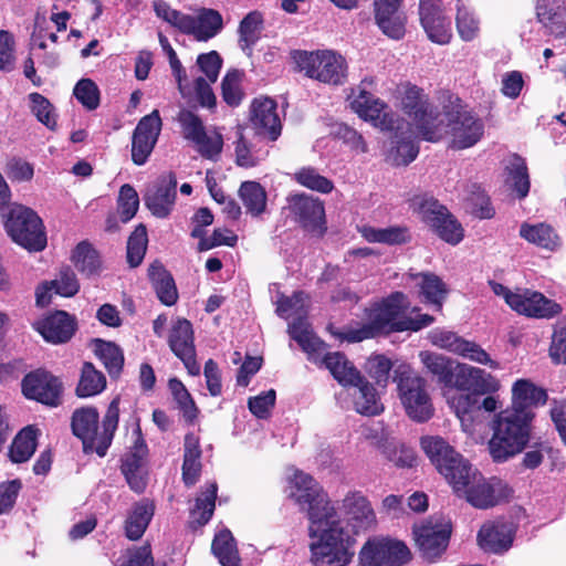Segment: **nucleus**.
<instances>
[{
  "label": "nucleus",
  "instance_id": "4c0bfd02",
  "mask_svg": "<svg viewBox=\"0 0 566 566\" xmlns=\"http://www.w3.org/2000/svg\"><path fill=\"white\" fill-rule=\"evenodd\" d=\"M354 391L352 392L355 410L365 416L379 415L384 406L380 402L376 389L364 377L360 382H355L350 386Z\"/></svg>",
  "mask_w": 566,
  "mask_h": 566
},
{
  "label": "nucleus",
  "instance_id": "774afa93",
  "mask_svg": "<svg viewBox=\"0 0 566 566\" xmlns=\"http://www.w3.org/2000/svg\"><path fill=\"white\" fill-rule=\"evenodd\" d=\"M241 73L237 70L230 71L222 80V97L223 101L230 106H238L243 97L240 87Z\"/></svg>",
  "mask_w": 566,
  "mask_h": 566
},
{
  "label": "nucleus",
  "instance_id": "ddd939ff",
  "mask_svg": "<svg viewBox=\"0 0 566 566\" xmlns=\"http://www.w3.org/2000/svg\"><path fill=\"white\" fill-rule=\"evenodd\" d=\"M294 220L306 231L322 235L326 231L325 208L321 199L296 193L287 198Z\"/></svg>",
  "mask_w": 566,
  "mask_h": 566
},
{
  "label": "nucleus",
  "instance_id": "09e8293b",
  "mask_svg": "<svg viewBox=\"0 0 566 566\" xmlns=\"http://www.w3.org/2000/svg\"><path fill=\"white\" fill-rule=\"evenodd\" d=\"M72 260L76 269L86 276L98 275L101 272L102 263L99 255L97 251L85 241L76 245Z\"/></svg>",
  "mask_w": 566,
  "mask_h": 566
},
{
  "label": "nucleus",
  "instance_id": "cd10ccee",
  "mask_svg": "<svg viewBox=\"0 0 566 566\" xmlns=\"http://www.w3.org/2000/svg\"><path fill=\"white\" fill-rule=\"evenodd\" d=\"M392 130L395 134L386 160L394 166H406L413 161L419 153V147L415 143V133L410 124H403L400 120Z\"/></svg>",
  "mask_w": 566,
  "mask_h": 566
},
{
  "label": "nucleus",
  "instance_id": "4468645a",
  "mask_svg": "<svg viewBox=\"0 0 566 566\" xmlns=\"http://www.w3.org/2000/svg\"><path fill=\"white\" fill-rule=\"evenodd\" d=\"M22 392L29 398L45 406L57 407L63 392L62 381L44 369H38L24 376Z\"/></svg>",
  "mask_w": 566,
  "mask_h": 566
},
{
  "label": "nucleus",
  "instance_id": "de8ad7c7",
  "mask_svg": "<svg viewBox=\"0 0 566 566\" xmlns=\"http://www.w3.org/2000/svg\"><path fill=\"white\" fill-rule=\"evenodd\" d=\"M239 196L249 213L254 217L262 214L266 208V192L256 181H244L239 189Z\"/></svg>",
  "mask_w": 566,
  "mask_h": 566
},
{
  "label": "nucleus",
  "instance_id": "39448f33",
  "mask_svg": "<svg viewBox=\"0 0 566 566\" xmlns=\"http://www.w3.org/2000/svg\"><path fill=\"white\" fill-rule=\"evenodd\" d=\"M307 300V295L302 291L294 292L292 296H281L277 300L276 313L284 318L296 316V319L289 325V334L310 357H313L325 349V344L313 334L304 318Z\"/></svg>",
  "mask_w": 566,
  "mask_h": 566
},
{
  "label": "nucleus",
  "instance_id": "393cba45",
  "mask_svg": "<svg viewBox=\"0 0 566 566\" xmlns=\"http://www.w3.org/2000/svg\"><path fill=\"white\" fill-rule=\"evenodd\" d=\"M403 0H375L374 14L379 29L387 36L399 40L406 32V15L401 11Z\"/></svg>",
  "mask_w": 566,
  "mask_h": 566
},
{
  "label": "nucleus",
  "instance_id": "f03ea898",
  "mask_svg": "<svg viewBox=\"0 0 566 566\" xmlns=\"http://www.w3.org/2000/svg\"><path fill=\"white\" fill-rule=\"evenodd\" d=\"M405 298L400 292L392 293L370 308L368 323L359 327L349 326L344 331L333 332V334L342 340L357 343L392 332H417L433 323L434 318L429 314H419L416 317L403 316Z\"/></svg>",
  "mask_w": 566,
  "mask_h": 566
},
{
  "label": "nucleus",
  "instance_id": "c756f323",
  "mask_svg": "<svg viewBox=\"0 0 566 566\" xmlns=\"http://www.w3.org/2000/svg\"><path fill=\"white\" fill-rule=\"evenodd\" d=\"M535 12L546 33L566 38V0H536Z\"/></svg>",
  "mask_w": 566,
  "mask_h": 566
},
{
  "label": "nucleus",
  "instance_id": "49530a36",
  "mask_svg": "<svg viewBox=\"0 0 566 566\" xmlns=\"http://www.w3.org/2000/svg\"><path fill=\"white\" fill-rule=\"evenodd\" d=\"M211 549L222 566H241L237 545L230 531L224 530L218 533L212 541Z\"/></svg>",
  "mask_w": 566,
  "mask_h": 566
},
{
  "label": "nucleus",
  "instance_id": "20e7f679",
  "mask_svg": "<svg viewBox=\"0 0 566 566\" xmlns=\"http://www.w3.org/2000/svg\"><path fill=\"white\" fill-rule=\"evenodd\" d=\"M533 418V413L509 409L495 417L488 443L494 462H505L524 450L530 441Z\"/></svg>",
  "mask_w": 566,
  "mask_h": 566
},
{
  "label": "nucleus",
  "instance_id": "0eeeda50",
  "mask_svg": "<svg viewBox=\"0 0 566 566\" xmlns=\"http://www.w3.org/2000/svg\"><path fill=\"white\" fill-rule=\"evenodd\" d=\"M432 126L443 129L444 135L450 136V147L465 149L474 146L483 136L484 125L480 118L471 112L458 109L446 114H438Z\"/></svg>",
  "mask_w": 566,
  "mask_h": 566
},
{
  "label": "nucleus",
  "instance_id": "f8f14e48",
  "mask_svg": "<svg viewBox=\"0 0 566 566\" xmlns=\"http://www.w3.org/2000/svg\"><path fill=\"white\" fill-rule=\"evenodd\" d=\"M411 557L405 543L390 538L367 541L359 552L360 566H402Z\"/></svg>",
  "mask_w": 566,
  "mask_h": 566
},
{
  "label": "nucleus",
  "instance_id": "c03bdc74",
  "mask_svg": "<svg viewBox=\"0 0 566 566\" xmlns=\"http://www.w3.org/2000/svg\"><path fill=\"white\" fill-rule=\"evenodd\" d=\"M412 209L420 216L423 222L432 228L449 212L437 199L428 195H417L410 200Z\"/></svg>",
  "mask_w": 566,
  "mask_h": 566
},
{
  "label": "nucleus",
  "instance_id": "37998d69",
  "mask_svg": "<svg viewBox=\"0 0 566 566\" xmlns=\"http://www.w3.org/2000/svg\"><path fill=\"white\" fill-rule=\"evenodd\" d=\"M148 275L160 302L167 306L174 305L178 292L171 274L158 262L150 265Z\"/></svg>",
  "mask_w": 566,
  "mask_h": 566
},
{
  "label": "nucleus",
  "instance_id": "b1692460",
  "mask_svg": "<svg viewBox=\"0 0 566 566\" xmlns=\"http://www.w3.org/2000/svg\"><path fill=\"white\" fill-rule=\"evenodd\" d=\"M342 509L347 524L355 533L368 531L377 523L369 500L360 491L348 492L342 501Z\"/></svg>",
  "mask_w": 566,
  "mask_h": 566
},
{
  "label": "nucleus",
  "instance_id": "0e129e2a",
  "mask_svg": "<svg viewBox=\"0 0 566 566\" xmlns=\"http://www.w3.org/2000/svg\"><path fill=\"white\" fill-rule=\"evenodd\" d=\"M29 99L31 102V112L38 120L48 128L54 129L56 126V118L53 105L50 101L40 93H31L29 95Z\"/></svg>",
  "mask_w": 566,
  "mask_h": 566
},
{
  "label": "nucleus",
  "instance_id": "6ab92c4d",
  "mask_svg": "<svg viewBox=\"0 0 566 566\" xmlns=\"http://www.w3.org/2000/svg\"><path fill=\"white\" fill-rule=\"evenodd\" d=\"M159 112L154 109L138 122L132 137V159L134 164L144 165L150 156L161 132Z\"/></svg>",
  "mask_w": 566,
  "mask_h": 566
},
{
  "label": "nucleus",
  "instance_id": "c85d7f7f",
  "mask_svg": "<svg viewBox=\"0 0 566 566\" xmlns=\"http://www.w3.org/2000/svg\"><path fill=\"white\" fill-rule=\"evenodd\" d=\"M34 328L43 338L52 344L69 342L75 333L76 322L64 311H56L53 314L33 324Z\"/></svg>",
  "mask_w": 566,
  "mask_h": 566
},
{
  "label": "nucleus",
  "instance_id": "a878e982",
  "mask_svg": "<svg viewBox=\"0 0 566 566\" xmlns=\"http://www.w3.org/2000/svg\"><path fill=\"white\" fill-rule=\"evenodd\" d=\"M514 536L515 532L511 523L494 521L481 526L476 539L484 552L503 554L512 547Z\"/></svg>",
  "mask_w": 566,
  "mask_h": 566
},
{
  "label": "nucleus",
  "instance_id": "58836bf2",
  "mask_svg": "<svg viewBox=\"0 0 566 566\" xmlns=\"http://www.w3.org/2000/svg\"><path fill=\"white\" fill-rule=\"evenodd\" d=\"M154 504L144 499L129 511L125 521V535L130 541L139 539L154 516Z\"/></svg>",
  "mask_w": 566,
  "mask_h": 566
},
{
  "label": "nucleus",
  "instance_id": "7ed1b4c3",
  "mask_svg": "<svg viewBox=\"0 0 566 566\" xmlns=\"http://www.w3.org/2000/svg\"><path fill=\"white\" fill-rule=\"evenodd\" d=\"M99 415L94 407H83L74 410L71 428L75 437L82 440L85 453L96 452L105 457L113 441L119 421V398H114L98 427Z\"/></svg>",
  "mask_w": 566,
  "mask_h": 566
},
{
  "label": "nucleus",
  "instance_id": "603ef678",
  "mask_svg": "<svg viewBox=\"0 0 566 566\" xmlns=\"http://www.w3.org/2000/svg\"><path fill=\"white\" fill-rule=\"evenodd\" d=\"M217 490V484L210 483L196 499V505L190 512L191 524L202 526L209 522L216 507Z\"/></svg>",
  "mask_w": 566,
  "mask_h": 566
},
{
  "label": "nucleus",
  "instance_id": "2eb2a0df",
  "mask_svg": "<svg viewBox=\"0 0 566 566\" xmlns=\"http://www.w3.org/2000/svg\"><path fill=\"white\" fill-rule=\"evenodd\" d=\"M419 20L427 38L436 44H449L452 39L450 19L441 0H419Z\"/></svg>",
  "mask_w": 566,
  "mask_h": 566
},
{
  "label": "nucleus",
  "instance_id": "a19ab883",
  "mask_svg": "<svg viewBox=\"0 0 566 566\" xmlns=\"http://www.w3.org/2000/svg\"><path fill=\"white\" fill-rule=\"evenodd\" d=\"M520 235L528 243L548 251H554L560 245L558 234L552 226L545 222L535 224L523 222L520 227Z\"/></svg>",
  "mask_w": 566,
  "mask_h": 566
},
{
  "label": "nucleus",
  "instance_id": "423d86ee",
  "mask_svg": "<svg viewBox=\"0 0 566 566\" xmlns=\"http://www.w3.org/2000/svg\"><path fill=\"white\" fill-rule=\"evenodd\" d=\"M4 227L11 239L30 251H41L46 245L42 220L30 208L14 205L7 213Z\"/></svg>",
  "mask_w": 566,
  "mask_h": 566
},
{
  "label": "nucleus",
  "instance_id": "6e6d98bb",
  "mask_svg": "<svg viewBox=\"0 0 566 566\" xmlns=\"http://www.w3.org/2000/svg\"><path fill=\"white\" fill-rule=\"evenodd\" d=\"M106 386L104 375L96 370L92 363H85L82 368L80 382L76 387L78 397H91L99 394Z\"/></svg>",
  "mask_w": 566,
  "mask_h": 566
},
{
  "label": "nucleus",
  "instance_id": "bf43d9fd",
  "mask_svg": "<svg viewBox=\"0 0 566 566\" xmlns=\"http://www.w3.org/2000/svg\"><path fill=\"white\" fill-rule=\"evenodd\" d=\"M446 467L449 472H439L442 474L446 480L452 485L455 493H460V490L463 489L468 484V479L472 476L471 474L476 470L474 469L470 462L460 454V461L457 462H446Z\"/></svg>",
  "mask_w": 566,
  "mask_h": 566
},
{
  "label": "nucleus",
  "instance_id": "69168bd1",
  "mask_svg": "<svg viewBox=\"0 0 566 566\" xmlns=\"http://www.w3.org/2000/svg\"><path fill=\"white\" fill-rule=\"evenodd\" d=\"M431 229L440 239L453 245L458 244L463 239V229L450 212Z\"/></svg>",
  "mask_w": 566,
  "mask_h": 566
},
{
  "label": "nucleus",
  "instance_id": "864d4df0",
  "mask_svg": "<svg viewBox=\"0 0 566 566\" xmlns=\"http://www.w3.org/2000/svg\"><path fill=\"white\" fill-rule=\"evenodd\" d=\"M358 231L368 242L400 244L409 240L407 230L400 227L377 229L370 226H361Z\"/></svg>",
  "mask_w": 566,
  "mask_h": 566
},
{
  "label": "nucleus",
  "instance_id": "a211bd4d",
  "mask_svg": "<svg viewBox=\"0 0 566 566\" xmlns=\"http://www.w3.org/2000/svg\"><path fill=\"white\" fill-rule=\"evenodd\" d=\"M159 112L154 109L138 122L132 137V159L134 164L144 165L150 156L161 132Z\"/></svg>",
  "mask_w": 566,
  "mask_h": 566
},
{
  "label": "nucleus",
  "instance_id": "dca6fc26",
  "mask_svg": "<svg viewBox=\"0 0 566 566\" xmlns=\"http://www.w3.org/2000/svg\"><path fill=\"white\" fill-rule=\"evenodd\" d=\"M429 339L432 345L441 349L479 364L489 365L491 368L497 367V364L490 358L481 346L462 338L454 332L436 328L429 333Z\"/></svg>",
  "mask_w": 566,
  "mask_h": 566
},
{
  "label": "nucleus",
  "instance_id": "4d7b16f0",
  "mask_svg": "<svg viewBox=\"0 0 566 566\" xmlns=\"http://www.w3.org/2000/svg\"><path fill=\"white\" fill-rule=\"evenodd\" d=\"M262 18L258 12H250L239 27V44L243 52L251 55L252 46L259 40Z\"/></svg>",
  "mask_w": 566,
  "mask_h": 566
},
{
  "label": "nucleus",
  "instance_id": "e433bc0d",
  "mask_svg": "<svg viewBox=\"0 0 566 566\" xmlns=\"http://www.w3.org/2000/svg\"><path fill=\"white\" fill-rule=\"evenodd\" d=\"M547 400V394L542 388L526 379L517 380L512 388V407L509 410L533 413L532 406L543 405Z\"/></svg>",
  "mask_w": 566,
  "mask_h": 566
},
{
  "label": "nucleus",
  "instance_id": "052dcab7",
  "mask_svg": "<svg viewBox=\"0 0 566 566\" xmlns=\"http://www.w3.org/2000/svg\"><path fill=\"white\" fill-rule=\"evenodd\" d=\"M509 181L520 198L527 196L530 191V178L527 167L523 158L514 155L507 166Z\"/></svg>",
  "mask_w": 566,
  "mask_h": 566
},
{
  "label": "nucleus",
  "instance_id": "4be33fe9",
  "mask_svg": "<svg viewBox=\"0 0 566 566\" xmlns=\"http://www.w3.org/2000/svg\"><path fill=\"white\" fill-rule=\"evenodd\" d=\"M353 111L363 119L370 122L381 130H392L399 122L388 112V106L379 98L374 97L365 90L353 96L350 101Z\"/></svg>",
  "mask_w": 566,
  "mask_h": 566
},
{
  "label": "nucleus",
  "instance_id": "6e6552de",
  "mask_svg": "<svg viewBox=\"0 0 566 566\" xmlns=\"http://www.w3.org/2000/svg\"><path fill=\"white\" fill-rule=\"evenodd\" d=\"M294 60L307 76L323 83L337 85L346 76L344 57L333 51H298L295 52Z\"/></svg>",
  "mask_w": 566,
  "mask_h": 566
},
{
  "label": "nucleus",
  "instance_id": "aec40b11",
  "mask_svg": "<svg viewBox=\"0 0 566 566\" xmlns=\"http://www.w3.org/2000/svg\"><path fill=\"white\" fill-rule=\"evenodd\" d=\"M168 344L171 352L184 363L188 373L199 375L200 366L196 360L193 331L191 323L186 318H178L171 326Z\"/></svg>",
  "mask_w": 566,
  "mask_h": 566
},
{
  "label": "nucleus",
  "instance_id": "8fccbe9b",
  "mask_svg": "<svg viewBox=\"0 0 566 566\" xmlns=\"http://www.w3.org/2000/svg\"><path fill=\"white\" fill-rule=\"evenodd\" d=\"M419 356L428 371L437 377L440 384L448 387L457 361L430 352H421Z\"/></svg>",
  "mask_w": 566,
  "mask_h": 566
},
{
  "label": "nucleus",
  "instance_id": "ea45409f",
  "mask_svg": "<svg viewBox=\"0 0 566 566\" xmlns=\"http://www.w3.org/2000/svg\"><path fill=\"white\" fill-rule=\"evenodd\" d=\"M411 276L413 280L418 281L417 285L420 289L424 302L433 305L437 311H441L449 292L447 284L441 277L431 272H421L412 274Z\"/></svg>",
  "mask_w": 566,
  "mask_h": 566
},
{
  "label": "nucleus",
  "instance_id": "13d9d810",
  "mask_svg": "<svg viewBox=\"0 0 566 566\" xmlns=\"http://www.w3.org/2000/svg\"><path fill=\"white\" fill-rule=\"evenodd\" d=\"M455 25L459 36L465 42L473 41L479 35L480 21L460 1L457 4Z\"/></svg>",
  "mask_w": 566,
  "mask_h": 566
},
{
  "label": "nucleus",
  "instance_id": "3c124183",
  "mask_svg": "<svg viewBox=\"0 0 566 566\" xmlns=\"http://www.w3.org/2000/svg\"><path fill=\"white\" fill-rule=\"evenodd\" d=\"M94 352L111 377H117L120 374L124 365V355L115 343L96 339Z\"/></svg>",
  "mask_w": 566,
  "mask_h": 566
},
{
  "label": "nucleus",
  "instance_id": "9b49d317",
  "mask_svg": "<svg viewBox=\"0 0 566 566\" xmlns=\"http://www.w3.org/2000/svg\"><path fill=\"white\" fill-rule=\"evenodd\" d=\"M176 120L180 125L182 137L191 142L202 157L212 159L221 153L223 145L221 134H208L197 114L182 108L177 114Z\"/></svg>",
  "mask_w": 566,
  "mask_h": 566
},
{
  "label": "nucleus",
  "instance_id": "f704fd0d",
  "mask_svg": "<svg viewBox=\"0 0 566 566\" xmlns=\"http://www.w3.org/2000/svg\"><path fill=\"white\" fill-rule=\"evenodd\" d=\"M420 446L438 472H449L446 467L447 461L448 463L460 461V453L441 437H422Z\"/></svg>",
  "mask_w": 566,
  "mask_h": 566
},
{
  "label": "nucleus",
  "instance_id": "680f3d73",
  "mask_svg": "<svg viewBox=\"0 0 566 566\" xmlns=\"http://www.w3.org/2000/svg\"><path fill=\"white\" fill-rule=\"evenodd\" d=\"M294 179L301 186L322 193H328L333 190L332 180L322 176L313 167H303L294 172Z\"/></svg>",
  "mask_w": 566,
  "mask_h": 566
},
{
  "label": "nucleus",
  "instance_id": "5fc2aeb1",
  "mask_svg": "<svg viewBox=\"0 0 566 566\" xmlns=\"http://www.w3.org/2000/svg\"><path fill=\"white\" fill-rule=\"evenodd\" d=\"M36 448V431L31 428H24L14 438L10 448V459L14 463L28 461L34 453Z\"/></svg>",
  "mask_w": 566,
  "mask_h": 566
},
{
  "label": "nucleus",
  "instance_id": "a18cd8bd",
  "mask_svg": "<svg viewBox=\"0 0 566 566\" xmlns=\"http://www.w3.org/2000/svg\"><path fill=\"white\" fill-rule=\"evenodd\" d=\"M200 455L201 450L199 448L198 439L191 434L186 436L182 479L187 485H193L200 474Z\"/></svg>",
  "mask_w": 566,
  "mask_h": 566
},
{
  "label": "nucleus",
  "instance_id": "2f4dec72",
  "mask_svg": "<svg viewBox=\"0 0 566 566\" xmlns=\"http://www.w3.org/2000/svg\"><path fill=\"white\" fill-rule=\"evenodd\" d=\"M221 14L212 9H203L198 15L186 14L179 31L193 35L198 41H208L222 29Z\"/></svg>",
  "mask_w": 566,
  "mask_h": 566
},
{
  "label": "nucleus",
  "instance_id": "f257e3e1",
  "mask_svg": "<svg viewBox=\"0 0 566 566\" xmlns=\"http://www.w3.org/2000/svg\"><path fill=\"white\" fill-rule=\"evenodd\" d=\"M290 496L307 513L311 562L314 566H347L354 557V541L319 484L304 472L291 481Z\"/></svg>",
  "mask_w": 566,
  "mask_h": 566
},
{
  "label": "nucleus",
  "instance_id": "c9c22d12",
  "mask_svg": "<svg viewBox=\"0 0 566 566\" xmlns=\"http://www.w3.org/2000/svg\"><path fill=\"white\" fill-rule=\"evenodd\" d=\"M515 311L526 316L549 318L560 313L559 304L546 298L542 293L525 291L521 293Z\"/></svg>",
  "mask_w": 566,
  "mask_h": 566
},
{
  "label": "nucleus",
  "instance_id": "9d476101",
  "mask_svg": "<svg viewBox=\"0 0 566 566\" xmlns=\"http://www.w3.org/2000/svg\"><path fill=\"white\" fill-rule=\"evenodd\" d=\"M398 391L406 412L411 419L423 422L431 418L433 408L423 378L410 370L401 371Z\"/></svg>",
  "mask_w": 566,
  "mask_h": 566
},
{
  "label": "nucleus",
  "instance_id": "79ce46f5",
  "mask_svg": "<svg viewBox=\"0 0 566 566\" xmlns=\"http://www.w3.org/2000/svg\"><path fill=\"white\" fill-rule=\"evenodd\" d=\"M323 364L340 385L346 387L360 382L363 376L344 354L327 353L323 357Z\"/></svg>",
  "mask_w": 566,
  "mask_h": 566
},
{
  "label": "nucleus",
  "instance_id": "7c9ffc66",
  "mask_svg": "<svg viewBox=\"0 0 566 566\" xmlns=\"http://www.w3.org/2000/svg\"><path fill=\"white\" fill-rule=\"evenodd\" d=\"M448 387L486 392L495 390L496 384L494 378L484 370L457 361Z\"/></svg>",
  "mask_w": 566,
  "mask_h": 566
},
{
  "label": "nucleus",
  "instance_id": "338daca9",
  "mask_svg": "<svg viewBox=\"0 0 566 566\" xmlns=\"http://www.w3.org/2000/svg\"><path fill=\"white\" fill-rule=\"evenodd\" d=\"M139 207V198L136 190L130 185L120 187L118 196V210L120 220L128 222L137 212Z\"/></svg>",
  "mask_w": 566,
  "mask_h": 566
},
{
  "label": "nucleus",
  "instance_id": "5701e85b",
  "mask_svg": "<svg viewBox=\"0 0 566 566\" xmlns=\"http://www.w3.org/2000/svg\"><path fill=\"white\" fill-rule=\"evenodd\" d=\"M177 179L172 172L161 175L149 185L144 195L145 206L157 218H166L171 212L176 199Z\"/></svg>",
  "mask_w": 566,
  "mask_h": 566
},
{
  "label": "nucleus",
  "instance_id": "1a4fd4ad",
  "mask_svg": "<svg viewBox=\"0 0 566 566\" xmlns=\"http://www.w3.org/2000/svg\"><path fill=\"white\" fill-rule=\"evenodd\" d=\"M401 105L403 111L413 117L419 135L424 140L436 143L442 138L443 129L432 126L439 113L428 102L422 90L415 85L405 86Z\"/></svg>",
  "mask_w": 566,
  "mask_h": 566
},
{
  "label": "nucleus",
  "instance_id": "412c9836",
  "mask_svg": "<svg viewBox=\"0 0 566 566\" xmlns=\"http://www.w3.org/2000/svg\"><path fill=\"white\" fill-rule=\"evenodd\" d=\"M413 533L423 557L432 560L446 551L451 535V525L442 520L428 521L416 527Z\"/></svg>",
  "mask_w": 566,
  "mask_h": 566
},
{
  "label": "nucleus",
  "instance_id": "e2e57ef3",
  "mask_svg": "<svg viewBox=\"0 0 566 566\" xmlns=\"http://www.w3.org/2000/svg\"><path fill=\"white\" fill-rule=\"evenodd\" d=\"M147 231L144 224L136 227L127 241V261L130 266L139 265L147 249Z\"/></svg>",
  "mask_w": 566,
  "mask_h": 566
},
{
  "label": "nucleus",
  "instance_id": "f3484780",
  "mask_svg": "<svg viewBox=\"0 0 566 566\" xmlns=\"http://www.w3.org/2000/svg\"><path fill=\"white\" fill-rule=\"evenodd\" d=\"M159 112L154 109L138 122L132 137V159L134 164L144 165L150 156L161 132Z\"/></svg>",
  "mask_w": 566,
  "mask_h": 566
},
{
  "label": "nucleus",
  "instance_id": "473e14b6",
  "mask_svg": "<svg viewBox=\"0 0 566 566\" xmlns=\"http://www.w3.org/2000/svg\"><path fill=\"white\" fill-rule=\"evenodd\" d=\"M468 479V484L457 493L464 496L474 507L485 510L497 504L496 488L489 482L478 470Z\"/></svg>",
  "mask_w": 566,
  "mask_h": 566
},
{
  "label": "nucleus",
  "instance_id": "72a5a7b5",
  "mask_svg": "<svg viewBox=\"0 0 566 566\" xmlns=\"http://www.w3.org/2000/svg\"><path fill=\"white\" fill-rule=\"evenodd\" d=\"M53 290L56 294L64 297H71L78 292L80 284L71 268H62L54 280L44 282L38 287L36 303L42 306L49 304L51 297L50 292Z\"/></svg>",
  "mask_w": 566,
  "mask_h": 566
},
{
  "label": "nucleus",
  "instance_id": "bb28decb",
  "mask_svg": "<svg viewBox=\"0 0 566 566\" xmlns=\"http://www.w3.org/2000/svg\"><path fill=\"white\" fill-rule=\"evenodd\" d=\"M275 101L264 97L255 98L251 105V123L259 135L276 140L281 135V120Z\"/></svg>",
  "mask_w": 566,
  "mask_h": 566
}]
</instances>
